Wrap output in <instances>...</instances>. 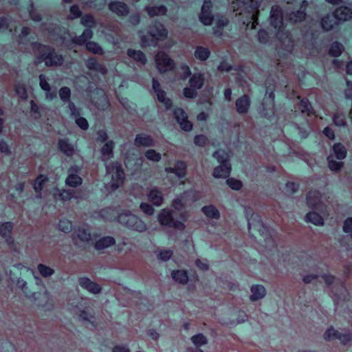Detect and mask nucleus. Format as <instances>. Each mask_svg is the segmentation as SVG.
I'll return each mask as SVG.
<instances>
[{"mask_svg":"<svg viewBox=\"0 0 352 352\" xmlns=\"http://www.w3.org/2000/svg\"><path fill=\"white\" fill-rule=\"evenodd\" d=\"M270 23L275 29H277L276 36L281 43V47L287 52H292L293 48V41L288 32H285L283 21L282 10L277 6H273L270 12Z\"/></svg>","mask_w":352,"mask_h":352,"instance_id":"nucleus-1","label":"nucleus"},{"mask_svg":"<svg viewBox=\"0 0 352 352\" xmlns=\"http://www.w3.org/2000/svg\"><path fill=\"white\" fill-rule=\"evenodd\" d=\"M260 0H234L232 1V8L236 14L242 15L248 14V21H243L244 24L249 25L252 23L251 28L254 29L258 24V8Z\"/></svg>","mask_w":352,"mask_h":352,"instance_id":"nucleus-2","label":"nucleus"},{"mask_svg":"<svg viewBox=\"0 0 352 352\" xmlns=\"http://www.w3.org/2000/svg\"><path fill=\"white\" fill-rule=\"evenodd\" d=\"M32 49L34 55L37 58L36 64L44 61L45 65L48 67L62 65L64 60L63 56L56 53L52 47L34 43H32Z\"/></svg>","mask_w":352,"mask_h":352,"instance_id":"nucleus-3","label":"nucleus"},{"mask_svg":"<svg viewBox=\"0 0 352 352\" xmlns=\"http://www.w3.org/2000/svg\"><path fill=\"white\" fill-rule=\"evenodd\" d=\"M352 18V10L346 6H342L337 8L333 14H328L322 19L321 26L324 30H330L339 21H347Z\"/></svg>","mask_w":352,"mask_h":352,"instance_id":"nucleus-4","label":"nucleus"},{"mask_svg":"<svg viewBox=\"0 0 352 352\" xmlns=\"http://www.w3.org/2000/svg\"><path fill=\"white\" fill-rule=\"evenodd\" d=\"M346 148L341 143L335 144L331 149L330 154L327 157L328 166L332 171H338L344 163L341 160L346 157Z\"/></svg>","mask_w":352,"mask_h":352,"instance_id":"nucleus-5","label":"nucleus"},{"mask_svg":"<svg viewBox=\"0 0 352 352\" xmlns=\"http://www.w3.org/2000/svg\"><path fill=\"white\" fill-rule=\"evenodd\" d=\"M106 170L107 174L111 177L109 184L110 188L115 190L123 184L125 178L124 172L118 162L106 164Z\"/></svg>","mask_w":352,"mask_h":352,"instance_id":"nucleus-6","label":"nucleus"},{"mask_svg":"<svg viewBox=\"0 0 352 352\" xmlns=\"http://www.w3.org/2000/svg\"><path fill=\"white\" fill-rule=\"evenodd\" d=\"M118 221L120 223L135 231L142 232L146 230V226L144 221L129 211L121 213L118 217Z\"/></svg>","mask_w":352,"mask_h":352,"instance_id":"nucleus-7","label":"nucleus"},{"mask_svg":"<svg viewBox=\"0 0 352 352\" xmlns=\"http://www.w3.org/2000/svg\"><path fill=\"white\" fill-rule=\"evenodd\" d=\"M198 199L199 197L196 195L195 191L190 190L184 192L173 201L172 206L177 210H181L186 206L191 204Z\"/></svg>","mask_w":352,"mask_h":352,"instance_id":"nucleus-8","label":"nucleus"},{"mask_svg":"<svg viewBox=\"0 0 352 352\" xmlns=\"http://www.w3.org/2000/svg\"><path fill=\"white\" fill-rule=\"evenodd\" d=\"M158 220L162 225L174 228L179 230L185 228L184 224L173 219V213L168 209H163L158 215Z\"/></svg>","mask_w":352,"mask_h":352,"instance_id":"nucleus-9","label":"nucleus"},{"mask_svg":"<svg viewBox=\"0 0 352 352\" xmlns=\"http://www.w3.org/2000/svg\"><path fill=\"white\" fill-rule=\"evenodd\" d=\"M157 68L160 73L170 71L174 68L175 63L163 52H158L155 56Z\"/></svg>","mask_w":352,"mask_h":352,"instance_id":"nucleus-10","label":"nucleus"},{"mask_svg":"<svg viewBox=\"0 0 352 352\" xmlns=\"http://www.w3.org/2000/svg\"><path fill=\"white\" fill-rule=\"evenodd\" d=\"M324 338L326 340L338 339L344 344L352 342V336L351 334L340 332L333 328H329L325 331Z\"/></svg>","mask_w":352,"mask_h":352,"instance_id":"nucleus-11","label":"nucleus"},{"mask_svg":"<svg viewBox=\"0 0 352 352\" xmlns=\"http://www.w3.org/2000/svg\"><path fill=\"white\" fill-rule=\"evenodd\" d=\"M322 278L324 279L327 285L330 286L331 285L334 284L333 287H337L339 289V295L333 294V291H331L332 298H333V300L336 304L338 303L339 300L341 298L344 299L345 298L346 294L345 287L340 283H335V278L333 276L329 275H323L322 276Z\"/></svg>","mask_w":352,"mask_h":352,"instance_id":"nucleus-12","label":"nucleus"},{"mask_svg":"<svg viewBox=\"0 0 352 352\" xmlns=\"http://www.w3.org/2000/svg\"><path fill=\"white\" fill-rule=\"evenodd\" d=\"M173 114L177 123L183 130L190 131L192 129V124L188 120V117L183 109L180 108L175 109Z\"/></svg>","mask_w":352,"mask_h":352,"instance_id":"nucleus-13","label":"nucleus"},{"mask_svg":"<svg viewBox=\"0 0 352 352\" xmlns=\"http://www.w3.org/2000/svg\"><path fill=\"white\" fill-rule=\"evenodd\" d=\"M212 3L210 1L205 0L204 1L199 19L202 23L209 25L212 23L213 17L211 14Z\"/></svg>","mask_w":352,"mask_h":352,"instance_id":"nucleus-14","label":"nucleus"},{"mask_svg":"<svg viewBox=\"0 0 352 352\" xmlns=\"http://www.w3.org/2000/svg\"><path fill=\"white\" fill-rule=\"evenodd\" d=\"M80 169L77 166L71 167L68 170V176L65 180L67 186L76 187L82 184V179L78 175Z\"/></svg>","mask_w":352,"mask_h":352,"instance_id":"nucleus-15","label":"nucleus"},{"mask_svg":"<svg viewBox=\"0 0 352 352\" xmlns=\"http://www.w3.org/2000/svg\"><path fill=\"white\" fill-rule=\"evenodd\" d=\"M148 200L155 206H160L164 201V195L157 187H152L147 192Z\"/></svg>","mask_w":352,"mask_h":352,"instance_id":"nucleus-16","label":"nucleus"},{"mask_svg":"<svg viewBox=\"0 0 352 352\" xmlns=\"http://www.w3.org/2000/svg\"><path fill=\"white\" fill-rule=\"evenodd\" d=\"M307 203L309 207L320 209L322 206V197L317 190L310 191L307 196Z\"/></svg>","mask_w":352,"mask_h":352,"instance_id":"nucleus-17","label":"nucleus"},{"mask_svg":"<svg viewBox=\"0 0 352 352\" xmlns=\"http://www.w3.org/2000/svg\"><path fill=\"white\" fill-rule=\"evenodd\" d=\"M79 284L82 288L94 294H98L101 291V287L99 285L86 277L80 278L79 279Z\"/></svg>","mask_w":352,"mask_h":352,"instance_id":"nucleus-18","label":"nucleus"},{"mask_svg":"<svg viewBox=\"0 0 352 352\" xmlns=\"http://www.w3.org/2000/svg\"><path fill=\"white\" fill-rule=\"evenodd\" d=\"M149 34L153 38L160 40L166 36L167 30L162 24L156 23L150 28Z\"/></svg>","mask_w":352,"mask_h":352,"instance_id":"nucleus-19","label":"nucleus"},{"mask_svg":"<svg viewBox=\"0 0 352 352\" xmlns=\"http://www.w3.org/2000/svg\"><path fill=\"white\" fill-rule=\"evenodd\" d=\"M235 105L239 113H246L250 106V99L247 95H243L236 100Z\"/></svg>","mask_w":352,"mask_h":352,"instance_id":"nucleus-20","label":"nucleus"},{"mask_svg":"<svg viewBox=\"0 0 352 352\" xmlns=\"http://www.w3.org/2000/svg\"><path fill=\"white\" fill-rule=\"evenodd\" d=\"M166 173H174L178 178H183L186 174V165L182 161H178L175 167H168L165 168Z\"/></svg>","mask_w":352,"mask_h":352,"instance_id":"nucleus-21","label":"nucleus"},{"mask_svg":"<svg viewBox=\"0 0 352 352\" xmlns=\"http://www.w3.org/2000/svg\"><path fill=\"white\" fill-rule=\"evenodd\" d=\"M109 10L120 16H125L129 12L127 6L122 2L114 1L109 5Z\"/></svg>","mask_w":352,"mask_h":352,"instance_id":"nucleus-22","label":"nucleus"},{"mask_svg":"<svg viewBox=\"0 0 352 352\" xmlns=\"http://www.w3.org/2000/svg\"><path fill=\"white\" fill-rule=\"evenodd\" d=\"M231 170L230 163H224L214 168L213 175L217 178H226L229 176Z\"/></svg>","mask_w":352,"mask_h":352,"instance_id":"nucleus-23","label":"nucleus"},{"mask_svg":"<svg viewBox=\"0 0 352 352\" xmlns=\"http://www.w3.org/2000/svg\"><path fill=\"white\" fill-rule=\"evenodd\" d=\"M135 144L136 146L149 147L154 146L153 139L146 134H138L135 139Z\"/></svg>","mask_w":352,"mask_h":352,"instance_id":"nucleus-24","label":"nucleus"},{"mask_svg":"<svg viewBox=\"0 0 352 352\" xmlns=\"http://www.w3.org/2000/svg\"><path fill=\"white\" fill-rule=\"evenodd\" d=\"M13 225L11 222H6L0 224V235L6 239L8 243H13V239L10 236Z\"/></svg>","mask_w":352,"mask_h":352,"instance_id":"nucleus-25","label":"nucleus"},{"mask_svg":"<svg viewBox=\"0 0 352 352\" xmlns=\"http://www.w3.org/2000/svg\"><path fill=\"white\" fill-rule=\"evenodd\" d=\"M127 55L141 65H144L146 63V58L144 54L140 50L129 49L127 51Z\"/></svg>","mask_w":352,"mask_h":352,"instance_id":"nucleus-26","label":"nucleus"},{"mask_svg":"<svg viewBox=\"0 0 352 352\" xmlns=\"http://www.w3.org/2000/svg\"><path fill=\"white\" fill-rule=\"evenodd\" d=\"M250 300L252 301L263 298L265 295V289L261 285H253L251 287Z\"/></svg>","mask_w":352,"mask_h":352,"instance_id":"nucleus-27","label":"nucleus"},{"mask_svg":"<svg viewBox=\"0 0 352 352\" xmlns=\"http://www.w3.org/2000/svg\"><path fill=\"white\" fill-rule=\"evenodd\" d=\"M86 65L89 70L98 72L103 75L107 72L106 67L102 65L98 64L97 60L94 58H89L86 63Z\"/></svg>","mask_w":352,"mask_h":352,"instance_id":"nucleus-28","label":"nucleus"},{"mask_svg":"<svg viewBox=\"0 0 352 352\" xmlns=\"http://www.w3.org/2000/svg\"><path fill=\"white\" fill-rule=\"evenodd\" d=\"M114 142L113 141L107 142L101 148L102 161H107L113 157V149Z\"/></svg>","mask_w":352,"mask_h":352,"instance_id":"nucleus-29","label":"nucleus"},{"mask_svg":"<svg viewBox=\"0 0 352 352\" xmlns=\"http://www.w3.org/2000/svg\"><path fill=\"white\" fill-rule=\"evenodd\" d=\"M115 243V239L112 236H104L98 240L95 243V248L100 250L109 248Z\"/></svg>","mask_w":352,"mask_h":352,"instance_id":"nucleus-30","label":"nucleus"},{"mask_svg":"<svg viewBox=\"0 0 352 352\" xmlns=\"http://www.w3.org/2000/svg\"><path fill=\"white\" fill-rule=\"evenodd\" d=\"M73 195L74 192L71 190L55 189L54 192V197L56 200L67 201L70 199Z\"/></svg>","mask_w":352,"mask_h":352,"instance_id":"nucleus-31","label":"nucleus"},{"mask_svg":"<svg viewBox=\"0 0 352 352\" xmlns=\"http://www.w3.org/2000/svg\"><path fill=\"white\" fill-rule=\"evenodd\" d=\"M58 146L60 150L67 156H72L74 153V146L65 139L60 140L58 142Z\"/></svg>","mask_w":352,"mask_h":352,"instance_id":"nucleus-32","label":"nucleus"},{"mask_svg":"<svg viewBox=\"0 0 352 352\" xmlns=\"http://www.w3.org/2000/svg\"><path fill=\"white\" fill-rule=\"evenodd\" d=\"M210 54V50L203 46L197 47L195 51V57L197 59L202 61L207 60L209 58Z\"/></svg>","mask_w":352,"mask_h":352,"instance_id":"nucleus-33","label":"nucleus"},{"mask_svg":"<svg viewBox=\"0 0 352 352\" xmlns=\"http://www.w3.org/2000/svg\"><path fill=\"white\" fill-rule=\"evenodd\" d=\"M204 78L201 74H195L190 79V85L191 87L199 89L204 85Z\"/></svg>","mask_w":352,"mask_h":352,"instance_id":"nucleus-34","label":"nucleus"},{"mask_svg":"<svg viewBox=\"0 0 352 352\" xmlns=\"http://www.w3.org/2000/svg\"><path fill=\"white\" fill-rule=\"evenodd\" d=\"M146 10L150 16H155L164 15L167 11V9L164 6L153 7L147 6L146 8Z\"/></svg>","mask_w":352,"mask_h":352,"instance_id":"nucleus-35","label":"nucleus"},{"mask_svg":"<svg viewBox=\"0 0 352 352\" xmlns=\"http://www.w3.org/2000/svg\"><path fill=\"white\" fill-rule=\"evenodd\" d=\"M92 35V31L88 28L86 29L80 36L74 37L72 41L74 43L82 45L85 43L88 39L91 38Z\"/></svg>","mask_w":352,"mask_h":352,"instance_id":"nucleus-36","label":"nucleus"},{"mask_svg":"<svg viewBox=\"0 0 352 352\" xmlns=\"http://www.w3.org/2000/svg\"><path fill=\"white\" fill-rule=\"evenodd\" d=\"M173 278L177 283L185 284L188 280V277L186 271L177 270L172 272Z\"/></svg>","mask_w":352,"mask_h":352,"instance_id":"nucleus-37","label":"nucleus"},{"mask_svg":"<svg viewBox=\"0 0 352 352\" xmlns=\"http://www.w3.org/2000/svg\"><path fill=\"white\" fill-rule=\"evenodd\" d=\"M47 180V177L40 175L38 177H36L34 183V189L36 191V192H38L39 195H38L36 197L38 198H41V191L43 189V184Z\"/></svg>","mask_w":352,"mask_h":352,"instance_id":"nucleus-38","label":"nucleus"},{"mask_svg":"<svg viewBox=\"0 0 352 352\" xmlns=\"http://www.w3.org/2000/svg\"><path fill=\"white\" fill-rule=\"evenodd\" d=\"M202 212L209 218L219 219V212L218 210L213 206H208L202 208Z\"/></svg>","mask_w":352,"mask_h":352,"instance_id":"nucleus-39","label":"nucleus"},{"mask_svg":"<svg viewBox=\"0 0 352 352\" xmlns=\"http://www.w3.org/2000/svg\"><path fill=\"white\" fill-rule=\"evenodd\" d=\"M306 221L311 222L316 226H321L323 224V219L318 214L311 212L307 214Z\"/></svg>","mask_w":352,"mask_h":352,"instance_id":"nucleus-40","label":"nucleus"},{"mask_svg":"<svg viewBox=\"0 0 352 352\" xmlns=\"http://www.w3.org/2000/svg\"><path fill=\"white\" fill-rule=\"evenodd\" d=\"M75 236H74V239L76 241V239L82 241H88L91 239V234L87 232L85 229L79 228L74 232Z\"/></svg>","mask_w":352,"mask_h":352,"instance_id":"nucleus-41","label":"nucleus"},{"mask_svg":"<svg viewBox=\"0 0 352 352\" xmlns=\"http://www.w3.org/2000/svg\"><path fill=\"white\" fill-rule=\"evenodd\" d=\"M191 341L196 347H200L207 344L208 340L202 333H198L191 338Z\"/></svg>","mask_w":352,"mask_h":352,"instance_id":"nucleus-42","label":"nucleus"},{"mask_svg":"<svg viewBox=\"0 0 352 352\" xmlns=\"http://www.w3.org/2000/svg\"><path fill=\"white\" fill-rule=\"evenodd\" d=\"M344 50L343 45L338 43L334 42L331 44L329 49V54L335 57L339 56Z\"/></svg>","mask_w":352,"mask_h":352,"instance_id":"nucleus-43","label":"nucleus"},{"mask_svg":"<svg viewBox=\"0 0 352 352\" xmlns=\"http://www.w3.org/2000/svg\"><path fill=\"white\" fill-rule=\"evenodd\" d=\"M214 157H215L217 161L221 163V164H223L224 163H229V155L227 152L219 150L214 153L213 154Z\"/></svg>","mask_w":352,"mask_h":352,"instance_id":"nucleus-44","label":"nucleus"},{"mask_svg":"<svg viewBox=\"0 0 352 352\" xmlns=\"http://www.w3.org/2000/svg\"><path fill=\"white\" fill-rule=\"evenodd\" d=\"M306 14L303 10H298L292 12L289 15V21L293 23H297L302 21L305 18Z\"/></svg>","mask_w":352,"mask_h":352,"instance_id":"nucleus-45","label":"nucleus"},{"mask_svg":"<svg viewBox=\"0 0 352 352\" xmlns=\"http://www.w3.org/2000/svg\"><path fill=\"white\" fill-rule=\"evenodd\" d=\"M157 99L160 102L164 104L166 108L168 109L172 105V102L170 99L166 98V93L163 90L156 92Z\"/></svg>","mask_w":352,"mask_h":352,"instance_id":"nucleus-46","label":"nucleus"},{"mask_svg":"<svg viewBox=\"0 0 352 352\" xmlns=\"http://www.w3.org/2000/svg\"><path fill=\"white\" fill-rule=\"evenodd\" d=\"M86 48L88 51L96 54H102V47L95 42H88L86 43Z\"/></svg>","mask_w":352,"mask_h":352,"instance_id":"nucleus-47","label":"nucleus"},{"mask_svg":"<svg viewBox=\"0 0 352 352\" xmlns=\"http://www.w3.org/2000/svg\"><path fill=\"white\" fill-rule=\"evenodd\" d=\"M333 121L338 126H344L346 124L345 116L340 113H336L333 115Z\"/></svg>","mask_w":352,"mask_h":352,"instance_id":"nucleus-48","label":"nucleus"},{"mask_svg":"<svg viewBox=\"0 0 352 352\" xmlns=\"http://www.w3.org/2000/svg\"><path fill=\"white\" fill-rule=\"evenodd\" d=\"M146 157L153 162H159L161 160L160 153L153 149H149L145 153Z\"/></svg>","mask_w":352,"mask_h":352,"instance_id":"nucleus-49","label":"nucleus"},{"mask_svg":"<svg viewBox=\"0 0 352 352\" xmlns=\"http://www.w3.org/2000/svg\"><path fill=\"white\" fill-rule=\"evenodd\" d=\"M81 23L84 26L91 28V27L94 26L96 21L92 15L86 14L82 17Z\"/></svg>","mask_w":352,"mask_h":352,"instance_id":"nucleus-50","label":"nucleus"},{"mask_svg":"<svg viewBox=\"0 0 352 352\" xmlns=\"http://www.w3.org/2000/svg\"><path fill=\"white\" fill-rule=\"evenodd\" d=\"M59 230L63 232H69L72 229V222L68 220H61L58 223Z\"/></svg>","mask_w":352,"mask_h":352,"instance_id":"nucleus-51","label":"nucleus"},{"mask_svg":"<svg viewBox=\"0 0 352 352\" xmlns=\"http://www.w3.org/2000/svg\"><path fill=\"white\" fill-rule=\"evenodd\" d=\"M15 91L21 98L25 100L28 98L27 90L24 85L17 84L15 87Z\"/></svg>","mask_w":352,"mask_h":352,"instance_id":"nucleus-52","label":"nucleus"},{"mask_svg":"<svg viewBox=\"0 0 352 352\" xmlns=\"http://www.w3.org/2000/svg\"><path fill=\"white\" fill-rule=\"evenodd\" d=\"M71 91L67 87H63L59 90V96L63 102H68L70 98Z\"/></svg>","mask_w":352,"mask_h":352,"instance_id":"nucleus-53","label":"nucleus"},{"mask_svg":"<svg viewBox=\"0 0 352 352\" xmlns=\"http://www.w3.org/2000/svg\"><path fill=\"white\" fill-rule=\"evenodd\" d=\"M38 270L41 274L45 277L50 276L54 273V270L52 268L43 264L38 265Z\"/></svg>","mask_w":352,"mask_h":352,"instance_id":"nucleus-54","label":"nucleus"},{"mask_svg":"<svg viewBox=\"0 0 352 352\" xmlns=\"http://www.w3.org/2000/svg\"><path fill=\"white\" fill-rule=\"evenodd\" d=\"M300 108L302 113H309L311 111V105L309 100L306 98H302L300 102Z\"/></svg>","mask_w":352,"mask_h":352,"instance_id":"nucleus-55","label":"nucleus"},{"mask_svg":"<svg viewBox=\"0 0 352 352\" xmlns=\"http://www.w3.org/2000/svg\"><path fill=\"white\" fill-rule=\"evenodd\" d=\"M258 40L261 43H267L270 40V36L267 32L265 30H260L258 32Z\"/></svg>","mask_w":352,"mask_h":352,"instance_id":"nucleus-56","label":"nucleus"},{"mask_svg":"<svg viewBox=\"0 0 352 352\" xmlns=\"http://www.w3.org/2000/svg\"><path fill=\"white\" fill-rule=\"evenodd\" d=\"M226 183L233 190H239L242 187L241 182L233 178L228 179Z\"/></svg>","mask_w":352,"mask_h":352,"instance_id":"nucleus-57","label":"nucleus"},{"mask_svg":"<svg viewBox=\"0 0 352 352\" xmlns=\"http://www.w3.org/2000/svg\"><path fill=\"white\" fill-rule=\"evenodd\" d=\"M39 84L43 90L45 91H50V85L47 82L45 76L43 74H41L39 76Z\"/></svg>","mask_w":352,"mask_h":352,"instance_id":"nucleus-58","label":"nucleus"},{"mask_svg":"<svg viewBox=\"0 0 352 352\" xmlns=\"http://www.w3.org/2000/svg\"><path fill=\"white\" fill-rule=\"evenodd\" d=\"M173 255V251L170 250H164L160 252L158 258L164 261H168Z\"/></svg>","mask_w":352,"mask_h":352,"instance_id":"nucleus-59","label":"nucleus"},{"mask_svg":"<svg viewBox=\"0 0 352 352\" xmlns=\"http://www.w3.org/2000/svg\"><path fill=\"white\" fill-rule=\"evenodd\" d=\"M141 210L148 215H151L153 213V208L147 203H142L140 206Z\"/></svg>","mask_w":352,"mask_h":352,"instance_id":"nucleus-60","label":"nucleus"},{"mask_svg":"<svg viewBox=\"0 0 352 352\" xmlns=\"http://www.w3.org/2000/svg\"><path fill=\"white\" fill-rule=\"evenodd\" d=\"M184 95L186 98H193L197 96L196 89L192 87H186L184 89Z\"/></svg>","mask_w":352,"mask_h":352,"instance_id":"nucleus-61","label":"nucleus"},{"mask_svg":"<svg viewBox=\"0 0 352 352\" xmlns=\"http://www.w3.org/2000/svg\"><path fill=\"white\" fill-rule=\"evenodd\" d=\"M343 230L345 232L350 233V235L352 238V217L348 218L345 220L343 226Z\"/></svg>","mask_w":352,"mask_h":352,"instance_id":"nucleus-62","label":"nucleus"},{"mask_svg":"<svg viewBox=\"0 0 352 352\" xmlns=\"http://www.w3.org/2000/svg\"><path fill=\"white\" fill-rule=\"evenodd\" d=\"M76 123L80 129L83 130H87L89 127L88 122L84 118H76Z\"/></svg>","mask_w":352,"mask_h":352,"instance_id":"nucleus-63","label":"nucleus"},{"mask_svg":"<svg viewBox=\"0 0 352 352\" xmlns=\"http://www.w3.org/2000/svg\"><path fill=\"white\" fill-rule=\"evenodd\" d=\"M81 12L77 6H72L70 8V16L71 19H76L80 16Z\"/></svg>","mask_w":352,"mask_h":352,"instance_id":"nucleus-64","label":"nucleus"}]
</instances>
